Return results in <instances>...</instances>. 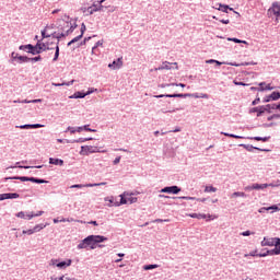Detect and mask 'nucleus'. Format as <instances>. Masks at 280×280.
<instances>
[{
    "label": "nucleus",
    "instance_id": "nucleus-59",
    "mask_svg": "<svg viewBox=\"0 0 280 280\" xmlns=\"http://www.w3.org/2000/svg\"><path fill=\"white\" fill-rule=\"evenodd\" d=\"M18 128H20L21 130H31L32 125H21V126H18Z\"/></svg>",
    "mask_w": 280,
    "mask_h": 280
},
{
    "label": "nucleus",
    "instance_id": "nucleus-1",
    "mask_svg": "<svg viewBox=\"0 0 280 280\" xmlns=\"http://www.w3.org/2000/svg\"><path fill=\"white\" fill-rule=\"evenodd\" d=\"M49 45H54V43L49 42H40L37 40L36 45L32 44H26V45H21L19 47L20 51H26V54H31L32 56H38V54H43V51H49L54 48L49 47Z\"/></svg>",
    "mask_w": 280,
    "mask_h": 280
},
{
    "label": "nucleus",
    "instance_id": "nucleus-20",
    "mask_svg": "<svg viewBox=\"0 0 280 280\" xmlns=\"http://www.w3.org/2000/svg\"><path fill=\"white\" fill-rule=\"evenodd\" d=\"M218 10H219L220 12H225V14H229V10H230L231 12L234 11L233 8L229 7V4H222V3L219 4Z\"/></svg>",
    "mask_w": 280,
    "mask_h": 280
},
{
    "label": "nucleus",
    "instance_id": "nucleus-12",
    "mask_svg": "<svg viewBox=\"0 0 280 280\" xmlns=\"http://www.w3.org/2000/svg\"><path fill=\"white\" fill-rule=\"evenodd\" d=\"M189 96H190L189 93H185V94L174 93V94H160V95H155L154 97L156 100H161V97H182V98H185V97H189Z\"/></svg>",
    "mask_w": 280,
    "mask_h": 280
},
{
    "label": "nucleus",
    "instance_id": "nucleus-13",
    "mask_svg": "<svg viewBox=\"0 0 280 280\" xmlns=\"http://www.w3.org/2000/svg\"><path fill=\"white\" fill-rule=\"evenodd\" d=\"M240 148H244L247 152H254V150H258L259 152H270L268 149H261L259 147H253L252 144H238Z\"/></svg>",
    "mask_w": 280,
    "mask_h": 280
},
{
    "label": "nucleus",
    "instance_id": "nucleus-24",
    "mask_svg": "<svg viewBox=\"0 0 280 280\" xmlns=\"http://www.w3.org/2000/svg\"><path fill=\"white\" fill-rule=\"evenodd\" d=\"M159 71H163V70H166V71H170L172 70V63L170 61H164L161 67L158 68Z\"/></svg>",
    "mask_w": 280,
    "mask_h": 280
},
{
    "label": "nucleus",
    "instance_id": "nucleus-40",
    "mask_svg": "<svg viewBox=\"0 0 280 280\" xmlns=\"http://www.w3.org/2000/svg\"><path fill=\"white\" fill-rule=\"evenodd\" d=\"M156 268H159V265H156V264H153V265H144V266H143V270H154V269H156Z\"/></svg>",
    "mask_w": 280,
    "mask_h": 280
},
{
    "label": "nucleus",
    "instance_id": "nucleus-22",
    "mask_svg": "<svg viewBox=\"0 0 280 280\" xmlns=\"http://www.w3.org/2000/svg\"><path fill=\"white\" fill-rule=\"evenodd\" d=\"M280 10V2L275 1L272 2L271 7L268 9V14H272V12Z\"/></svg>",
    "mask_w": 280,
    "mask_h": 280
},
{
    "label": "nucleus",
    "instance_id": "nucleus-50",
    "mask_svg": "<svg viewBox=\"0 0 280 280\" xmlns=\"http://www.w3.org/2000/svg\"><path fill=\"white\" fill-rule=\"evenodd\" d=\"M241 235H242L243 237H248V236H250V235H255V232H250V230H247V231H245V232H242Z\"/></svg>",
    "mask_w": 280,
    "mask_h": 280
},
{
    "label": "nucleus",
    "instance_id": "nucleus-33",
    "mask_svg": "<svg viewBox=\"0 0 280 280\" xmlns=\"http://www.w3.org/2000/svg\"><path fill=\"white\" fill-rule=\"evenodd\" d=\"M270 97L272 100V102H277L278 100H280V92L279 91H275L270 94Z\"/></svg>",
    "mask_w": 280,
    "mask_h": 280
},
{
    "label": "nucleus",
    "instance_id": "nucleus-57",
    "mask_svg": "<svg viewBox=\"0 0 280 280\" xmlns=\"http://www.w3.org/2000/svg\"><path fill=\"white\" fill-rule=\"evenodd\" d=\"M23 235H34L35 231L34 229H31V230H23Z\"/></svg>",
    "mask_w": 280,
    "mask_h": 280
},
{
    "label": "nucleus",
    "instance_id": "nucleus-58",
    "mask_svg": "<svg viewBox=\"0 0 280 280\" xmlns=\"http://www.w3.org/2000/svg\"><path fill=\"white\" fill-rule=\"evenodd\" d=\"M269 102H272V97H270V94L262 98V104H268Z\"/></svg>",
    "mask_w": 280,
    "mask_h": 280
},
{
    "label": "nucleus",
    "instance_id": "nucleus-37",
    "mask_svg": "<svg viewBox=\"0 0 280 280\" xmlns=\"http://www.w3.org/2000/svg\"><path fill=\"white\" fill-rule=\"evenodd\" d=\"M268 210L271 211V213L280 211V203L268 207Z\"/></svg>",
    "mask_w": 280,
    "mask_h": 280
},
{
    "label": "nucleus",
    "instance_id": "nucleus-62",
    "mask_svg": "<svg viewBox=\"0 0 280 280\" xmlns=\"http://www.w3.org/2000/svg\"><path fill=\"white\" fill-rule=\"evenodd\" d=\"M155 224L162 223V222H170V219H155L153 221Z\"/></svg>",
    "mask_w": 280,
    "mask_h": 280
},
{
    "label": "nucleus",
    "instance_id": "nucleus-16",
    "mask_svg": "<svg viewBox=\"0 0 280 280\" xmlns=\"http://www.w3.org/2000/svg\"><path fill=\"white\" fill-rule=\"evenodd\" d=\"M189 218H194L197 220H207V218H209L208 220H211V214H205V213H190Z\"/></svg>",
    "mask_w": 280,
    "mask_h": 280
},
{
    "label": "nucleus",
    "instance_id": "nucleus-19",
    "mask_svg": "<svg viewBox=\"0 0 280 280\" xmlns=\"http://www.w3.org/2000/svg\"><path fill=\"white\" fill-rule=\"evenodd\" d=\"M248 139H250L252 141H262V143H267V141H270V136L267 137H248Z\"/></svg>",
    "mask_w": 280,
    "mask_h": 280
},
{
    "label": "nucleus",
    "instance_id": "nucleus-44",
    "mask_svg": "<svg viewBox=\"0 0 280 280\" xmlns=\"http://www.w3.org/2000/svg\"><path fill=\"white\" fill-rule=\"evenodd\" d=\"M89 14H93L94 12H101L98 8H95V5L88 8Z\"/></svg>",
    "mask_w": 280,
    "mask_h": 280
},
{
    "label": "nucleus",
    "instance_id": "nucleus-28",
    "mask_svg": "<svg viewBox=\"0 0 280 280\" xmlns=\"http://www.w3.org/2000/svg\"><path fill=\"white\" fill-rule=\"evenodd\" d=\"M58 58H60V46H58V43L55 47V56L52 58V62H57Z\"/></svg>",
    "mask_w": 280,
    "mask_h": 280
},
{
    "label": "nucleus",
    "instance_id": "nucleus-3",
    "mask_svg": "<svg viewBox=\"0 0 280 280\" xmlns=\"http://www.w3.org/2000/svg\"><path fill=\"white\" fill-rule=\"evenodd\" d=\"M92 243L90 244V250H95L97 244H103V242H108V237L104 235H92Z\"/></svg>",
    "mask_w": 280,
    "mask_h": 280
},
{
    "label": "nucleus",
    "instance_id": "nucleus-31",
    "mask_svg": "<svg viewBox=\"0 0 280 280\" xmlns=\"http://www.w3.org/2000/svg\"><path fill=\"white\" fill-rule=\"evenodd\" d=\"M75 82V80H71L68 82H62V83H52V86H72V84Z\"/></svg>",
    "mask_w": 280,
    "mask_h": 280
},
{
    "label": "nucleus",
    "instance_id": "nucleus-39",
    "mask_svg": "<svg viewBox=\"0 0 280 280\" xmlns=\"http://www.w3.org/2000/svg\"><path fill=\"white\" fill-rule=\"evenodd\" d=\"M15 215L16 218H21L22 220H30V214H25V212L23 211L18 212Z\"/></svg>",
    "mask_w": 280,
    "mask_h": 280
},
{
    "label": "nucleus",
    "instance_id": "nucleus-60",
    "mask_svg": "<svg viewBox=\"0 0 280 280\" xmlns=\"http://www.w3.org/2000/svg\"><path fill=\"white\" fill-rule=\"evenodd\" d=\"M42 38H51V34H47L46 30L42 31Z\"/></svg>",
    "mask_w": 280,
    "mask_h": 280
},
{
    "label": "nucleus",
    "instance_id": "nucleus-26",
    "mask_svg": "<svg viewBox=\"0 0 280 280\" xmlns=\"http://www.w3.org/2000/svg\"><path fill=\"white\" fill-rule=\"evenodd\" d=\"M275 104H267V105H262V108H265V113H268L269 115L272 114L273 110H277Z\"/></svg>",
    "mask_w": 280,
    "mask_h": 280
},
{
    "label": "nucleus",
    "instance_id": "nucleus-42",
    "mask_svg": "<svg viewBox=\"0 0 280 280\" xmlns=\"http://www.w3.org/2000/svg\"><path fill=\"white\" fill-rule=\"evenodd\" d=\"M228 40L232 42V43H236V44H240V43H244L246 44V40H242L237 37H229Z\"/></svg>",
    "mask_w": 280,
    "mask_h": 280
},
{
    "label": "nucleus",
    "instance_id": "nucleus-29",
    "mask_svg": "<svg viewBox=\"0 0 280 280\" xmlns=\"http://www.w3.org/2000/svg\"><path fill=\"white\" fill-rule=\"evenodd\" d=\"M69 25H70V22L62 21V24H60L58 26L59 32L65 34V32H67V27H69Z\"/></svg>",
    "mask_w": 280,
    "mask_h": 280
},
{
    "label": "nucleus",
    "instance_id": "nucleus-17",
    "mask_svg": "<svg viewBox=\"0 0 280 280\" xmlns=\"http://www.w3.org/2000/svg\"><path fill=\"white\" fill-rule=\"evenodd\" d=\"M49 165H58L59 167H62V165H65V160L58 158H49Z\"/></svg>",
    "mask_w": 280,
    "mask_h": 280
},
{
    "label": "nucleus",
    "instance_id": "nucleus-36",
    "mask_svg": "<svg viewBox=\"0 0 280 280\" xmlns=\"http://www.w3.org/2000/svg\"><path fill=\"white\" fill-rule=\"evenodd\" d=\"M60 222H79L80 224H84L85 222L82 220H75L73 218H68V219H61Z\"/></svg>",
    "mask_w": 280,
    "mask_h": 280
},
{
    "label": "nucleus",
    "instance_id": "nucleus-6",
    "mask_svg": "<svg viewBox=\"0 0 280 280\" xmlns=\"http://www.w3.org/2000/svg\"><path fill=\"white\" fill-rule=\"evenodd\" d=\"M95 152H98L97 147L82 145L81 151L79 152V154L81 156H89V154H95Z\"/></svg>",
    "mask_w": 280,
    "mask_h": 280
},
{
    "label": "nucleus",
    "instance_id": "nucleus-11",
    "mask_svg": "<svg viewBox=\"0 0 280 280\" xmlns=\"http://www.w3.org/2000/svg\"><path fill=\"white\" fill-rule=\"evenodd\" d=\"M120 67H124V61L121 57L117 58L112 63H108V68L113 69V71H117V69H119Z\"/></svg>",
    "mask_w": 280,
    "mask_h": 280
},
{
    "label": "nucleus",
    "instance_id": "nucleus-15",
    "mask_svg": "<svg viewBox=\"0 0 280 280\" xmlns=\"http://www.w3.org/2000/svg\"><path fill=\"white\" fill-rule=\"evenodd\" d=\"M260 245L261 246H276L277 245V237H273V238L264 237Z\"/></svg>",
    "mask_w": 280,
    "mask_h": 280
},
{
    "label": "nucleus",
    "instance_id": "nucleus-35",
    "mask_svg": "<svg viewBox=\"0 0 280 280\" xmlns=\"http://www.w3.org/2000/svg\"><path fill=\"white\" fill-rule=\"evenodd\" d=\"M102 45H104V39L96 42V44L92 48V54H96L95 51H97V47H102Z\"/></svg>",
    "mask_w": 280,
    "mask_h": 280
},
{
    "label": "nucleus",
    "instance_id": "nucleus-4",
    "mask_svg": "<svg viewBox=\"0 0 280 280\" xmlns=\"http://www.w3.org/2000/svg\"><path fill=\"white\" fill-rule=\"evenodd\" d=\"M50 264L52 266H56L60 270H65V269L69 268V266H71V264H73V260L67 259V260L58 261V259H51Z\"/></svg>",
    "mask_w": 280,
    "mask_h": 280
},
{
    "label": "nucleus",
    "instance_id": "nucleus-2",
    "mask_svg": "<svg viewBox=\"0 0 280 280\" xmlns=\"http://www.w3.org/2000/svg\"><path fill=\"white\" fill-rule=\"evenodd\" d=\"M7 180H21L22 183H36L37 185H43L49 183L46 179L38 177H27V176H13L7 177Z\"/></svg>",
    "mask_w": 280,
    "mask_h": 280
},
{
    "label": "nucleus",
    "instance_id": "nucleus-49",
    "mask_svg": "<svg viewBox=\"0 0 280 280\" xmlns=\"http://www.w3.org/2000/svg\"><path fill=\"white\" fill-rule=\"evenodd\" d=\"M137 200H138L137 197H132V196L127 197V202H129L130 205H135Z\"/></svg>",
    "mask_w": 280,
    "mask_h": 280
},
{
    "label": "nucleus",
    "instance_id": "nucleus-27",
    "mask_svg": "<svg viewBox=\"0 0 280 280\" xmlns=\"http://www.w3.org/2000/svg\"><path fill=\"white\" fill-rule=\"evenodd\" d=\"M16 58L20 65H23L24 62H30V57L27 56L16 55Z\"/></svg>",
    "mask_w": 280,
    "mask_h": 280
},
{
    "label": "nucleus",
    "instance_id": "nucleus-63",
    "mask_svg": "<svg viewBox=\"0 0 280 280\" xmlns=\"http://www.w3.org/2000/svg\"><path fill=\"white\" fill-rule=\"evenodd\" d=\"M84 32H86V24L82 23V24H81V34H82V37L84 36Z\"/></svg>",
    "mask_w": 280,
    "mask_h": 280
},
{
    "label": "nucleus",
    "instance_id": "nucleus-25",
    "mask_svg": "<svg viewBox=\"0 0 280 280\" xmlns=\"http://www.w3.org/2000/svg\"><path fill=\"white\" fill-rule=\"evenodd\" d=\"M78 27V24H71L69 25V27H66V32L63 33L65 36H69V34H73V32L75 31V28Z\"/></svg>",
    "mask_w": 280,
    "mask_h": 280
},
{
    "label": "nucleus",
    "instance_id": "nucleus-9",
    "mask_svg": "<svg viewBox=\"0 0 280 280\" xmlns=\"http://www.w3.org/2000/svg\"><path fill=\"white\" fill-rule=\"evenodd\" d=\"M16 198H21V195H19V192H4L0 195V201L15 200Z\"/></svg>",
    "mask_w": 280,
    "mask_h": 280
},
{
    "label": "nucleus",
    "instance_id": "nucleus-48",
    "mask_svg": "<svg viewBox=\"0 0 280 280\" xmlns=\"http://www.w3.org/2000/svg\"><path fill=\"white\" fill-rule=\"evenodd\" d=\"M259 253H257V249L250 252L249 254H246L245 257H259Z\"/></svg>",
    "mask_w": 280,
    "mask_h": 280
},
{
    "label": "nucleus",
    "instance_id": "nucleus-51",
    "mask_svg": "<svg viewBox=\"0 0 280 280\" xmlns=\"http://www.w3.org/2000/svg\"><path fill=\"white\" fill-rule=\"evenodd\" d=\"M89 126H90V125H84V126H83V130H85V132H97L96 129H92V128H90Z\"/></svg>",
    "mask_w": 280,
    "mask_h": 280
},
{
    "label": "nucleus",
    "instance_id": "nucleus-54",
    "mask_svg": "<svg viewBox=\"0 0 280 280\" xmlns=\"http://www.w3.org/2000/svg\"><path fill=\"white\" fill-rule=\"evenodd\" d=\"M271 14L276 16V21H280V9H278L277 11H271Z\"/></svg>",
    "mask_w": 280,
    "mask_h": 280
},
{
    "label": "nucleus",
    "instance_id": "nucleus-7",
    "mask_svg": "<svg viewBox=\"0 0 280 280\" xmlns=\"http://www.w3.org/2000/svg\"><path fill=\"white\" fill-rule=\"evenodd\" d=\"M128 196H135V194L128 192V191L122 192V194L119 196L120 201H116V202L114 203V207H121V205H128Z\"/></svg>",
    "mask_w": 280,
    "mask_h": 280
},
{
    "label": "nucleus",
    "instance_id": "nucleus-18",
    "mask_svg": "<svg viewBox=\"0 0 280 280\" xmlns=\"http://www.w3.org/2000/svg\"><path fill=\"white\" fill-rule=\"evenodd\" d=\"M86 141H93V138H79L77 140H66V143H86Z\"/></svg>",
    "mask_w": 280,
    "mask_h": 280
},
{
    "label": "nucleus",
    "instance_id": "nucleus-64",
    "mask_svg": "<svg viewBox=\"0 0 280 280\" xmlns=\"http://www.w3.org/2000/svg\"><path fill=\"white\" fill-rule=\"evenodd\" d=\"M266 211H269L268 207H262L258 210V213H266Z\"/></svg>",
    "mask_w": 280,
    "mask_h": 280
},
{
    "label": "nucleus",
    "instance_id": "nucleus-55",
    "mask_svg": "<svg viewBox=\"0 0 280 280\" xmlns=\"http://www.w3.org/2000/svg\"><path fill=\"white\" fill-rule=\"evenodd\" d=\"M267 185H268V187H280V179L272 182L270 184H267Z\"/></svg>",
    "mask_w": 280,
    "mask_h": 280
},
{
    "label": "nucleus",
    "instance_id": "nucleus-5",
    "mask_svg": "<svg viewBox=\"0 0 280 280\" xmlns=\"http://www.w3.org/2000/svg\"><path fill=\"white\" fill-rule=\"evenodd\" d=\"M93 242V234L86 236L85 238H83L77 246L78 250H82V249H89L91 248V243Z\"/></svg>",
    "mask_w": 280,
    "mask_h": 280
},
{
    "label": "nucleus",
    "instance_id": "nucleus-45",
    "mask_svg": "<svg viewBox=\"0 0 280 280\" xmlns=\"http://www.w3.org/2000/svg\"><path fill=\"white\" fill-rule=\"evenodd\" d=\"M275 86H271L270 84H267L265 88H259L258 91H273Z\"/></svg>",
    "mask_w": 280,
    "mask_h": 280
},
{
    "label": "nucleus",
    "instance_id": "nucleus-43",
    "mask_svg": "<svg viewBox=\"0 0 280 280\" xmlns=\"http://www.w3.org/2000/svg\"><path fill=\"white\" fill-rule=\"evenodd\" d=\"M43 213H45V211H38L37 213H30L28 215V220H32V218H39V215H43Z\"/></svg>",
    "mask_w": 280,
    "mask_h": 280
},
{
    "label": "nucleus",
    "instance_id": "nucleus-32",
    "mask_svg": "<svg viewBox=\"0 0 280 280\" xmlns=\"http://www.w3.org/2000/svg\"><path fill=\"white\" fill-rule=\"evenodd\" d=\"M221 135H223L224 137H230L231 139H244L243 136H237L235 133H229V132H224V131H222Z\"/></svg>",
    "mask_w": 280,
    "mask_h": 280
},
{
    "label": "nucleus",
    "instance_id": "nucleus-46",
    "mask_svg": "<svg viewBox=\"0 0 280 280\" xmlns=\"http://www.w3.org/2000/svg\"><path fill=\"white\" fill-rule=\"evenodd\" d=\"M40 60H43V57H40V55L36 57H30V62H40Z\"/></svg>",
    "mask_w": 280,
    "mask_h": 280
},
{
    "label": "nucleus",
    "instance_id": "nucleus-56",
    "mask_svg": "<svg viewBox=\"0 0 280 280\" xmlns=\"http://www.w3.org/2000/svg\"><path fill=\"white\" fill-rule=\"evenodd\" d=\"M175 198H178L179 200H196V197H189V196L175 197Z\"/></svg>",
    "mask_w": 280,
    "mask_h": 280
},
{
    "label": "nucleus",
    "instance_id": "nucleus-14",
    "mask_svg": "<svg viewBox=\"0 0 280 280\" xmlns=\"http://www.w3.org/2000/svg\"><path fill=\"white\" fill-rule=\"evenodd\" d=\"M249 113L250 114L256 113L257 117H261V115H264V113H266V108L264 107V105L253 107L249 109Z\"/></svg>",
    "mask_w": 280,
    "mask_h": 280
},
{
    "label": "nucleus",
    "instance_id": "nucleus-10",
    "mask_svg": "<svg viewBox=\"0 0 280 280\" xmlns=\"http://www.w3.org/2000/svg\"><path fill=\"white\" fill-rule=\"evenodd\" d=\"M275 247L272 249H267V254H259V257H268L269 255H280V247H279V243L276 241V245H273Z\"/></svg>",
    "mask_w": 280,
    "mask_h": 280
},
{
    "label": "nucleus",
    "instance_id": "nucleus-21",
    "mask_svg": "<svg viewBox=\"0 0 280 280\" xmlns=\"http://www.w3.org/2000/svg\"><path fill=\"white\" fill-rule=\"evenodd\" d=\"M86 97L85 92H75L72 96H70V100H84Z\"/></svg>",
    "mask_w": 280,
    "mask_h": 280
},
{
    "label": "nucleus",
    "instance_id": "nucleus-53",
    "mask_svg": "<svg viewBox=\"0 0 280 280\" xmlns=\"http://www.w3.org/2000/svg\"><path fill=\"white\" fill-rule=\"evenodd\" d=\"M233 84H235V86H248V84H246V83H244L242 81H237V80H234Z\"/></svg>",
    "mask_w": 280,
    "mask_h": 280
},
{
    "label": "nucleus",
    "instance_id": "nucleus-34",
    "mask_svg": "<svg viewBox=\"0 0 280 280\" xmlns=\"http://www.w3.org/2000/svg\"><path fill=\"white\" fill-rule=\"evenodd\" d=\"M215 191H218V188H215L213 186H206V188H205L206 194H215Z\"/></svg>",
    "mask_w": 280,
    "mask_h": 280
},
{
    "label": "nucleus",
    "instance_id": "nucleus-61",
    "mask_svg": "<svg viewBox=\"0 0 280 280\" xmlns=\"http://www.w3.org/2000/svg\"><path fill=\"white\" fill-rule=\"evenodd\" d=\"M105 201L106 202H109L110 205H113L114 207H115V203L117 202V201H115V198L114 197H110V198H105Z\"/></svg>",
    "mask_w": 280,
    "mask_h": 280
},
{
    "label": "nucleus",
    "instance_id": "nucleus-41",
    "mask_svg": "<svg viewBox=\"0 0 280 280\" xmlns=\"http://www.w3.org/2000/svg\"><path fill=\"white\" fill-rule=\"evenodd\" d=\"M233 198H246V194L242 191H235L233 192Z\"/></svg>",
    "mask_w": 280,
    "mask_h": 280
},
{
    "label": "nucleus",
    "instance_id": "nucleus-30",
    "mask_svg": "<svg viewBox=\"0 0 280 280\" xmlns=\"http://www.w3.org/2000/svg\"><path fill=\"white\" fill-rule=\"evenodd\" d=\"M267 187H268V184H253L252 188H254L257 191H259V190L267 189Z\"/></svg>",
    "mask_w": 280,
    "mask_h": 280
},
{
    "label": "nucleus",
    "instance_id": "nucleus-52",
    "mask_svg": "<svg viewBox=\"0 0 280 280\" xmlns=\"http://www.w3.org/2000/svg\"><path fill=\"white\" fill-rule=\"evenodd\" d=\"M272 126H277V124L275 122H265L262 125H260L261 128H272Z\"/></svg>",
    "mask_w": 280,
    "mask_h": 280
},
{
    "label": "nucleus",
    "instance_id": "nucleus-47",
    "mask_svg": "<svg viewBox=\"0 0 280 280\" xmlns=\"http://www.w3.org/2000/svg\"><path fill=\"white\" fill-rule=\"evenodd\" d=\"M43 229H45V224H37L33 228V231H35V233H38V231H43Z\"/></svg>",
    "mask_w": 280,
    "mask_h": 280
},
{
    "label": "nucleus",
    "instance_id": "nucleus-8",
    "mask_svg": "<svg viewBox=\"0 0 280 280\" xmlns=\"http://www.w3.org/2000/svg\"><path fill=\"white\" fill-rule=\"evenodd\" d=\"M161 194H180V187L173 185V186H166L161 189Z\"/></svg>",
    "mask_w": 280,
    "mask_h": 280
},
{
    "label": "nucleus",
    "instance_id": "nucleus-23",
    "mask_svg": "<svg viewBox=\"0 0 280 280\" xmlns=\"http://www.w3.org/2000/svg\"><path fill=\"white\" fill-rule=\"evenodd\" d=\"M51 38H56L58 45H60V38H67V36L65 35V33L54 32L51 33Z\"/></svg>",
    "mask_w": 280,
    "mask_h": 280
},
{
    "label": "nucleus",
    "instance_id": "nucleus-38",
    "mask_svg": "<svg viewBox=\"0 0 280 280\" xmlns=\"http://www.w3.org/2000/svg\"><path fill=\"white\" fill-rule=\"evenodd\" d=\"M81 38H82V34H80L79 36L72 38V39L67 44L68 47H71L72 45H74V43H78Z\"/></svg>",
    "mask_w": 280,
    "mask_h": 280
}]
</instances>
